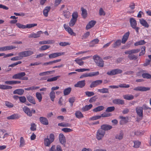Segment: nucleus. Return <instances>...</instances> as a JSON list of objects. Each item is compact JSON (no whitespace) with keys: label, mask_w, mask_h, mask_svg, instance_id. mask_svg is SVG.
Returning <instances> with one entry per match:
<instances>
[{"label":"nucleus","mask_w":151,"mask_h":151,"mask_svg":"<svg viewBox=\"0 0 151 151\" xmlns=\"http://www.w3.org/2000/svg\"><path fill=\"white\" fill-rule=\"evenodd\" d=\"M93 59L94 62L98 66L103 67L104 66V61L99 56L97 55H94Z\"/></svg>","instance_id":"f257e3e1"},{"label":"nucleus","mask_w":151,"mask_h":151,"mask_svg":"<svg viewBox=\"0 0 151 151\" xmlns=\"http://www.w3.org/2000/svg\"><path fill=\"white\" fill-rule=\"evenodd\" d=\"M26 74L24 72H21L14 75L12 77L14 79H19L23 80H27L28 78L24 77Z\"/></svg>","instance_id":"f03ea898"},{"label":"nucleus","mask_w":151,"mask_h":151,"mask_svg":"<svg viewBox=\"0 0 151 151\" xmlns=\"http://www.w3.org/2000/svg\"><path fill=\"white\" fill-rule=\"evenodd\" d=\"M129 22L131 27L135 29L137 33L139 32V28L137 27V23L136 21L133 18L130 19Z\"/></svg>","instance_id":"7ed1b4c3"},{"label":"nucleus","mask_w":151,"mask_h":151,"mask_svg":"<svg viewBox=\"0 0 151 151\" xmlns=\"http://www.w3.org/2000/svg\"><path fill=\"white\" fill-rule=\"evenodd\" d=\"M105 132L101 128L99 129L96 132V138L99 140H101L104 137Z\"/></svg>","instance_id":"20e7f679"},{"label":"nucleus","mask_w":151,"mask_h":151,"mask_svg":"<svg viewBox=\"0 0 151 151\" xmlns=\"http://www.w3.org/2000/svg\"><path fill=\"white\" fill-rule=\"evenodd\" d=\"M99 74L98 71L92 72L89 73H85L81 75L80 77V78H82L84 77H93L98 75Z\"/></svg>","instance_id":"39448f33"},{"label":"nucleus","mask_w":151,"mask_h":151,"mask_svg":"<svg viewBox=\"0 0 151 151\" xmlns=\"http://www.w3.org/2000/svg\"><path fill=\"white\" fill-rule=\"evenodd\" d=\"M23 111L29 117L32 116V113L34 114L35 113V110L32 109L31 110H30V109L27 106H24L23 108Z\"/></svg>","instance_id":"423d86ee"},{"label":"nucleus","mask_w":151,"mask_h":151,"mask_svg":"<svg viewBox=\"0 0 151 151\" xmlns=\"http://www.w3.org/2000/svg\"><path fill=\"white\" fill-rule=\"evenodd\" d=\"M122 72V70L119 69H116L107 72V74L110 76H113L121 73Z\"/></svg>","instance_id":"0eeeda50"},{"label":"nucleus","mask_w":151,"mask_h":151,"mask_svg":"<svg viewBox=\"0 0 151 151\" xmlns=\"http://www.w3.org/2000/svg\"><path fill=\"white\" fill-rule=\"evenodd\" d=\"M59 140L60 142L65 147L66 146V140L65 136L63 134L60 133L59 136Z\"/></svg>","instance_id":"6e6552de"},{"label":"nucleus","mask_w":151,"mask_h":151,"mask_svg":"<svg viewBox=\"0 0 151 151\" xmlns=\"http://www.w3.org/2000/svg\"><path fill=\"white\" fill-rule=\"evenodd\" d=\"M102 82L103 81L101 80H97L93 81L90 84V87L91 88L96 87L101 85Z\"/></svg>","instance_id":"1a4fd4ad"},{"label":"nucleus","mask_w":151,"mask_h":151,"mask_svg":"<svg viewBox=\"0 0 151 151\" xmlns=\"http://www.w3.org/2000/svg\"><path fill=\"white\" fill-rule=\"evenodd\" d=\"M43 33L41 31H38L36 33L32 32L28 36L29 38H37L40 36Z\"/></svg>","instance_id":"9d476101"},{"label":"nucleus","mask_w":151,"mask_h":151,"mask_svg":"<svg viewBox=\"0 0 151 151\" xmlns=\"http://www.w3.org/2000/svg\"><path fill=\"white\" fill-rule=\"evenodd\" d=\"M133 89L134 90L136 91H145L150 90V87H146L144 86H140L134 88Z\"/></svg>","instance_id":"9b49d317"},{"label":"nucleus","mask_w":151,"mask_h":151,"mask_svg":"<svg viewBox=\"0 0 151 151\" xmlns=\"http://www.w3.org/2000/svg\"><path fill=\"white\" fill-rule=\"evenodd\" d=\"M109 87L112 88H118L119 87L122 88H128L130 87L129 85L125 83L120 84L119 86H110Z\"/></svg>","instance_id":"f8f14e48"},{"label":"nucleus","mask_w":151,"mask_h":151,"mask_svg":"<svg viewBox=\"0 0 151 151\" xmlns=\"http://www.w3.org/2000/svg\"><path fill=\"white\" fill-rule=\"evenodd\" d=\"M143 108L141 106H137L135 109V111L137 115L142 118L143 117Z\"/></svg>","instance_id":"ddd939ff"},{"label":"nucleus","mask_w":151,"mask_h":151,"mask_svg":"<svg viewBox=\"0 0 151 151\" xmlns=\"http://www.w3.org/2000/svg\"><path fill=\"white\" fill-rule=\"evenodd\" d=\"M16 48V47L12 45H9L2 47H0V51H6L7 50H11L15 48Z\"/></svg>","instance_id":"4468645a"},{"label":"nucleus","mask_w":151,"mask_h":151,"mask_svg":"<svg viewBox=\"0 0 151 151\" xmlns=\"http://www.w3.org/2000/svg\"><path fill=\"white\" fill-rule=\"evenodd\" d=\"M128 52L126 51L124 52L125 54L128 55V57L130 60H135L137 59L138 57L137 56L133 54H130Z\"/></svg>","instance_id":"2eb2a0df"},{"label":"nucleus","mask_w":151,"mask_h":151,"mask_svg":"<svg viewBox=\"0 0 151 151\" xmlns=\"http://www.w3.org/2000/svg\"><path fill=\"white\" fill-rule=\"evenodd\" d=\"M85 82V80L79 81L74 85V86L76 87L82 88L85 85L86 83Z\"/></svg>","instance_id":"dca6fc26"},{"label":"nucleus","mask_w":151,"mask_h":151,"mask_svg":"<svg viewBox=\"0 0 151 151\" xmlns=\"http://www.w3.org/2000/svg\"><path fill=\"white\" fill-rule=\"evenodd\" d=\"M65 52H56L51 54L49 55V58L52 59L57 57L58 56L64 55Z\"/></svg>","instance_id":"f3484780"},{"label":"nucleus","mask_w":151,"mask_h":151,"mask_svg":"<svg viewBox=\"0 0 151 151\" xmlns=\"http://www.w3.org/2000/svg\"><path fill=\"white\" fill-rule=\"evenodd\" d=\"M100 128L105 132L111 129L112 128V127L109 124H104L101 126Z\"/></svg>","instance_id":"a211bd4d"},{"label":"nucleus","mask_w":151,"mask_h":151,"mask_svg":"<svg viewBox=\"0 0 151 151\" xmlns=\"http://www.w3.org/2000/svg\"><path fill=\"white\" fill-rule=\"evenodd\" d=\"M55 41L53 40H44L42 41H40L39 42V44L40 45L43 44H51L54 43Z\"/></svg>","instance_id":"6ab92c4d"},{"label":"nucleus","mask_w":151,"mask_h":151,"mask_svg":"<svg viewBox=\"0 0 151 151\" xmlns=\"http://www.w3.org/2000/svg\"><path fill=\"white\" fill-rule=\"evenodd\" d=\"M26 98L27 100L30 103L34 104H35L36 102L34 98L31 95L29 94L27 95L26 96Z\"/></svg>","instance_id":"aec40b11"},{"label":"nucleus","mask_w":151,"mask_h":151,"mask_svg":"<svg viewBox=\"0 0 151 151\" xmlns=\"http://www.w3.org/2000/svg\"><path fill=\"white\" fill-rule=\"evenodd\" d=\"M96 23V21L93 20H92L89 22L86 26V29H88L93 27Z\"/></svg>","instance_id":"412c9836"},{"label":"nucleus","mask_w":151,"mask_h":151,"mask_svg":"<svg viewBox=\"0 0 151 151\" xmlns=\"http://www.w3.org/2000/svg\"><path fill=\"white\" fill-rule=\"evenodd\" d=\"M40 121L42 124L47 125L48 124V121L47 119L43 117H40Z\"/></svg>","instance_id":"4be33fe9"},{"label":"nucleus","mask_w":151,"mask_h":151,"mask_svg":"<svg viewBox=\"0 0 151 151\" xmlns=\"http://www.w3.org/2000/svg\"><path fill=\"white\" fill-rule=\"evenodd\" d=\"M129 35V32L125 34L122 39V43L124 44L126 42L128 38Z\"/></svg>","instance_id":"5701e85b"},{"label":"nucleus","mask_w":151,"mask_h":151,"mask_svg":"<svg viewBox=\"0 0 151 151\" xmlns=\"http://www.w3.org/2000/svg\"><path fill=\"white\" fill-rule=\"evenodd\" d=\"M113 102L114 104H116L123 105L124 103V101L123 100L120 99H114L113 101Z\"/></svg>","instance_id":"b1692460"},{"label":"nucleus","mask_w":151,"mask_h":151,"mask_svg":"<svg viewBox=\"0 0 151 151\" xmlns=\"http://www.w3.org/2000/svg\"><path fill=\"white\" fill-rule=\"evenodd\" d=\"M52 143L48 138V136H47V137L44 139V144L45 146L49 147Z\"/></svg>","instance_id":"393cba45"},{"label":"nucleus","mask_w":151,"mask_h":151,"mask_svg":"<svg viewBox=\"0 0 151 151\" xmlns=\"http://www.w3.org/2000/svg\"><path fill=\"white\" fill-rule=\"evenodd\" d=\"M24 91L22 89H18L15 90L13 91L14 94H18L19 95H22L24 92Z\"/></svg>","instance_id":"a878e982"},{"label":"nucleus","mask_w":151,"mask_h":151,"mask_svg":"<svg viewBox=\"0 0 151 151\" xmlns=\"http://www.w3.org/2000/svg\"><path fill=\"white\" fill-rule=\"evenodd\" d=\"M140 23L143 26L146 28H148L149 25L147 22L143 19H139Z\"/></svg>","instance_id":"bb28decb"},{"label":"nucleus","mask_w":151,"mask_h":151,"mask_svg":"<svg viewBox=\"0 0 151 151\" xmlns=\"http://www.w3.org/2000/svg\"><path fill=\"white\" fill-rule=\"evenodd\" d=\"M92 106L93 105L91 104H90L89 105H86L83 107L81 109V110L83 111H86L92 108Z\"/></svg>","instance_id":"cd10ccee"},{"label":"nucleus","mask_w":151,"mask_h":151,"mask_svg":"<svg viewBox=\"0 0 151 151\" xmlns=\"http://www.w3.org/2000/svg\"><path fill=\"white\" fill-rule=\"evenodd\" d=\"M50 6H47L44 9L43 11V14L45 17H47L48 16V13L50 9Z\"/></svg>","instance_id":"c85d7f7f"},{"label":"nucleus","mask_w":151,"mask_h":151,"mask_svg":"<svg viewBox=\"0 0 151 151\" xmlns=\"http://www.w3.org/2000/svg\"><path fill=\"white\" fill-rule=\"evenodd\" d=\"M123 97L125 99L130 100L133 99L134 98L133 95L130 94L124 95L123 96Z\"/></svg>","instance_id":"c756f323"},{"label":"nucleus","mask_w":151,"mask_h":151,"mask_svg":"<svg viewBox=\"0 0 151 151\" xmlns=\"http://www.w3.org/2000/svg\"><path fill=\"white\" fill-rule=\"evenodd\" d=\"M12 87L10 86L3 84L0 85V89H10L12 88Z\"/></svg>","instance_id":"7c9ffc66"},{"label":"nucleus","mask_w":151,"mask_h":151,"mask_svg":"<svg viewBox=\"0 0 151 151\" xmlns=\"http://www.w3.org/2000/svg\"><path fill=\"white\" fill-rule=\"evenodd\" d=\"M19 118V116L17 114H14L7 117L8 119H16Z\"/></svg>","instance_id":"2f4dec72"},{"label":"nucleus","mask_w":151,"mask_h":151,"mask_svg":"<svg viewBox=\"0 0 151 151\" xmlns=\"http://www.w3.org/2000/svg\"><path fill=\"white\" fill-rule=\"evenodd\" d=\"M123 133L122 131H121L119 134L115 136V138L119 140H121L123 139Z\"/></svg>","instance_id":"473e14b6"},{"label":"nucleus","mask_w":151,"mask_h":151,"mask_svg":"<svg viewBox=\"0 0 151 151\" xmlns=\"http://www.w3.org/2000/svg\"><path fill=\"white\" fill-rule=\"evenodd\" d=\"M75 114L76 117L78 119H80L83 117V114L79 111H76L75 112Z\"/></svg>","instance_id":"72a5a7b5"},{"label":"nucleus","mask_w":151,"mask_h":151,"mask_svg":"<svg viewBox=\"0 0 151 151\" xmlns=\"http://www.w3.org/2000/svg\"><path fill=\"white\" fill-rule=\"evenodd\" d=\"M104 108V107L103 106H99L94 108L93 110V111L95 112L101 111L103 110Z\"/></svg>","instance_id":"f704fd0d"},{"label":"nucleus","mask_w":151,"mask_h":151,"mask_svg":"<svg viewBox=\"0 0 151 151\" xmlns=\"http://www.w3.org/2000/svg\"><path fill=\"white\" fill-rule=\"evenodd\" d=\"M121 44V40H117L113 45L112 47L114 48H116L119 46Z\"/></svg>","instance_id":"c9c22d12"},{"label":"nucleus","mask_w":151,"mask_h":151,"mask_svg":"<svg viewBox=\"0 0 151 151\" xmlns=\"http://www.w3.org/2000/svg\"><path fill=\"white\" fill-rule=\"evenodd\" d=\"M81 9L82 11V16L84 18H85L87 15L86 10L83 7H81Z\"/></svg>","instance_id":"e433bc0d"},{"label":"nucleus","mask_w":151,"mask_h":151,"mask_svg":"<svg viewBox=\"0 0 151 151\" xmlns=\"http://www.w3.org/2000/svg\"><path fill=\"white\" fill-rule=\"evenodd\" d=\"M99 40L98 39H95L92 40L90 43V46L93 47L94 45L98 43Z\"/></svg>","instance_id":"4c0bfd02"},{"label":"nucleus","mask_w":151,"mask_h":151,"mask_svg":"<svg viewBox=\"0 0 151 151\" xmlns=\"http://www.w3.org/2000/svg\"><path fill=\"white\" fill-rule=\"evenodd\" d=\"M71 88L70 87L64 90L63 93L64 95H67L69 94L70 92Z\"/></svg>","instance_id":"58836bf2"},{"label":"nucleus","mask_w":151,"mask_h":151,"mask_svg":"<svg viewBox=\"0 0 151 151\" xmlns=\"http://www.w3.org/2000/svg\"><path fill=\"white\" fill-rule=\"evenodd\" d=\"M145 43L146 42L144 41V40H141L136 42L134 44V45L135 46L139 45H142L145 44Z\"/></svg>","instance_id":"ea45409f"},{"label":"nucleus","mask_w":151,"mask_h":151,"mask_svg":"<svg viewBox=\"0 0 151 151\" xmlns=\"http://www.w3.org/2000/svg\"><path fill=\"white\" fill-rule=\"evenodd\" d=\"M140 49H134L130 50H127L126 51L128 52L129 53L134 54L137 53L140 51Z\"/></svg>","instance_id":"a19ab883"},{"label":"nucleus","mask_w":151,"mask_h":151,"mask_svg":"<svg viewBox=\"0 0 151 151\" xmlns=\"http://www.w3.org/2000/svg\"><path fill=\"white\" fill-rule=\"evenodd\" d=\"M98 91L102 93H109V89L107 88H103L102 89H99L98 90Z\"/></svg>","instance_id":"79ce46f5"},{"label":"nucleus","mask_w":151,"mask_h":151,"mask_svg":"<svg viewBox=\"0 0 151 151\" xmlns=\"http://www.w3.org/2000/svg\"><path fill=\"white\" fill-rule=\"evenodd\" d=\"M18 55L19 56L21 60L24 57H27L25 51L19 52L18 53Z\"/></svg>","instance_id":"37998d69"},{"label":"nucleus","mask_w":151,"mask_h":151,"mask_svg":"<svg viewBox=\"0 0 151 151\" xmlns=\"http://www.w3.org/2000/svg\"><path fill=\"white\" fill-rule=\"evenodd\" d=\"M142 76L145 78H151V75L148 73H144L142 74Z\"/></svg>","instance_id":"c03bdc74"},{"label":"nucleus","mask_w":151,"mask_h":151,"mask_svg":"<svg viewBox=\"0 0 151 151\" xmlns=\"http://www.w3.org/2000/svg\"><path fill=\"white\" fill-rule=\"evenodd\" d=\"M60 76H58L54 77L49 78L47 80V82H52L56 81L60 77Z\"/></svg>","instance_id":"a18cd8bd"},{"label":"nucleus","mask_w":151,"mask_h":151,"mask_svg":"<svg viewBox=\"0 0 151 151\" xmlns=\"http://www.w3.org/2000/svg\"><path fill=\"white\" fill-rule=\"evenodd\" d=\"M50 96L51 100L53 101L55 98V93L54 91H51L50 93Z\"/></svg>","instance_id":"49530a36"},{"label":"nucleus","mask_w":151,"mask_h":151,"mask_svg":"<svg viewBox=\"0 0 151 151\" xmlns=\"http://www.w3.org/2000/svg\"><path fill=\"white\" fill-rule=\"evenodd\" d=\"M134 147L135 148H138L140 145L141 142L138 141H135L134 142Z\"/></svg>","instance_id":"de8ad7c7"},{"label":"nucleus","mask_w":151,"mask_h":151,"mask_svg":"<svg viewBox=\"0 0 151 151\" xmlns=\"http://www.w3.org/2000/svg\"><path fill=\"white\" fill-rule=\"evenodd\" d=\"M36 96L39 102H41L42 98L41 94L40 93L37 92L36 93Z\"/></svg>","instance_id":"09e8293b"},{"label":"nucleus","mask_w":151,"mask_h":151,"mask_svg":"<svg viewBox=\"0 0 151 151\" xmlns=\"http://www.w3.org/2000/svg\"><path fill=\"white\" fill-rule=\"evenodd\" d=\"M77 63L80 65H83L84 64V62L81 59L77 58L75 60Z\"/></svg>","instance_id":"8fccbe9b"},{"label":"nucleus","mask_w":151,"mask_h":151,"mask_svg":"<svg viewBox=\"0 0 151 151\" xmlns=\"http://www.w3.org/2000/svg\"><path fill=\"white\" fill-rule=\"evenodd\" d=\"M115 107L114 106L108 107L106 110V112H111L115 110Z\"/></svg>","instance_id":"3c124183"},{"label":"nucleus","mask_w":151,"mask_h":151,"mask_svg":"<svg viewBox=\"0 0 151 151\" xmlns=\"http://www.w3.org/2000/svg\"><path fill=\"white\" fill-rule=\"evenodd\" d=\"M76 21V20L72 18L69 23V26L70 27L73 26L75 24Z\"/></svg>","instance_id":"603ef678"},{"label":"nucleus","mask_w":151,"mask_h":151,"mask_svg":"<svg viewBox=\"0 0 151 151\" xmlns=\"http://www.w3.org/2000/svg\"><path fill=\"white\" fill-rule=\"evenodd\" d=\"M145 46H142L141 48V52L139 53V56H140L144 55L145 52Z\"/></svg>","instance_id":"864d4df0"},{"label":"nucleus","mask_w":151,"mask_h":151,"mask_svg":"<svg viewBox=\"0 0 151 151\" xmlns=\"http://www.w3.org/2000/svg\"><path fill=\"white\" fill-rule=\"evenodd\" d=\"M31 127L30 129L31 131H35L36 129V125L34 123H32L30 125Z\"/></svg>","instance_id":"5fc2aeb1"},{"label":"nucleus","mask_w":151,"mask_h":151,"mask_svg":"<svg viewBox=\"0 0 151 151\" xmlns=\"http://www.w3.org/2000/svg\"><path fill=\"white\" fill-rule=\"evenodd\" d=\"M50 47V45H45L41 46L40 48V50H44L48 49Z\"/></svg>","instance_id":"6e6d98bb"},{"label":"nucleus","mask_w":151,"mask_h":151,"mask_svg":"<svg viewBox=\"0 0 151 151\" xmlns=\"http://www.w3.org/2000/svg\"><path fill=\"white\" fill-rule=\"evenodd\" d=\"M20 147H23L25 144L24 140L23 137H21L20 138Z\"/></svg>","instance_id":"4d7b16f0"},{"label":"nucleus","mask_w":151,"mask_h":151,"mask_svg":"<svg viewBox=\"0 0 151 151\" xmlns=\"http://www.w3.org/2000/svg\"><path fill=\"white\" fill-rule=\"evenodd\" d=\"M70 14V12L69 11H63V15L65 18H68Z\"/></svg>","instance_id":"13d9d810"},{"label":"nucleus","mask_w":151,"mask_h":151,"mask_svg":"<svg viewBox=\"0 0 151 151\" xmlns=\"http://www.w3.org/2000/svg\"><path fill=\"white\" fill-rule=\"evenodd\" d=\"M37 25V24L36 23L27 24L26 25V28H30Z\"/></svg>","instance_id":"bf43d9fd"},{"label":"nucleus","mask_w":151,"mask_h":151,"mask_svg":"<svg viewBox=\"0 0 151 151\" xmlns=\"http://www.w3.org/2000/svg\"><path fill=\"white\" fill-rule=\"evenodd\" d=\"M97 99L98 97L97 96H94L90 99L89 100V101L91 103L93 102H95Z\"/></svg>","instance_id":"052dcab7"},{"label":"nucleus","mask_w":151,"mask_h":151,"mask_svg":"<svg viewBox=\"0 0 151 151\" xmlns=\"http://www.w3.org/2000/svg\"><path fill=\"white\" fill-rule=\"evenodd\" d=\"M26 57L30 56L34 54V52L30 50L25 51Z\"/></svg>","instance_id":"680f3d73"},{"label":"nucleus","mask_w":151,"mask_h":151,"mask_svg":"<svg viewBox=\"0 0 151 151\" xmlns=\"http://www.w3.org/2000/svg\"><path fill=\"white\" fill-rule=\"evenodd\" d=\"M90 69H89L87 68H81V69H78L75 70L76 71L78 72H83L86 71H89Z\"/></svg>","instance_id":"e2e57ef3"},{"label":"nucleus","mask_w":151,"mask_h":151,"mask_svg":"<svg viewBox=\"0 0 151 151\" xmlns=\"http://www.w3.org/2000/svg\"><path fill=\"white\" fill-rule=\"evenodd\" d=\"M62 130L65 132L67 133L71 132L73 131V130L68 128H64L62 129Z\"/></svg>","instance_id":"0e129e2a"},{"label":"nucleus","mask_w":151,"mask_h":151,"mask_svg":"<svg viewBox=\"0 0 151 151\" xmlns=\"http://www.w3.org/2000/svg\"><path fill=\"white\" fill-rule=\"evenodd\" d=\"M20 101L22 103H25L26 101V99L24 96L19 97Z\"/></svg>","instance_id":"69168bd1"},{"label":"nucleus","mask_w":151,"mask_h":151,"mask_svg":"<svg viewBox=\"0 0 151 151\" xmlns=\"http://www.w3.org/2000/svg\"><path fill=\"white\" fill-rule=\"evenodd\" d=\"M85 93L86 95L88 97H90L94 95V92L92 91L90 92L87 91Z\"/></svg>","instance_id":"338daca9"},{"label":"nucleus","mask_w":151,"mask_h":151,"mask_svg":"<svg viewBox=\"0 0 151 151\" xmlns=\"http://www.w3.org/2000/svg\"><path fill=\"white\" fill-rule=\"evenodd\" d=\"M49 140L51 142H53L55 139V136L54 134L51 133L50 134L49 136Z\"/></svg>","instance_id":"774afa93"}]
</instances>
